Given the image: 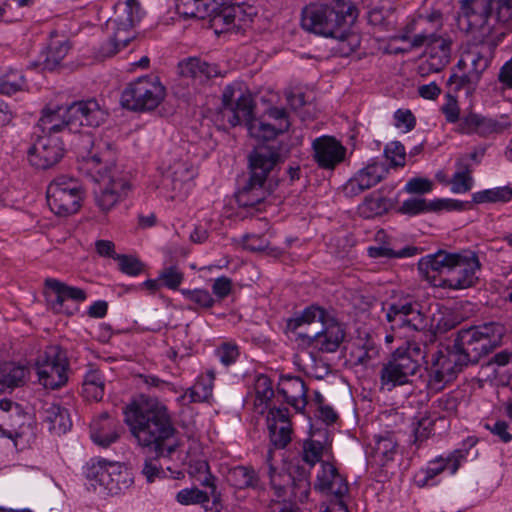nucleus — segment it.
Returning a JSON list of instances; mask_svg holds the SVG:
<instances>
[{
    "label": "nucleus",
    "instance_id": "a19ab883",
    "mask_svg": "<svg viewBox=\"0 0 512 512\" xmlns=\"http://www.w3.org/2000/svg\"><path fill=\"white\" fill-rule=\"evenodd\" d=\"M45 421L49 423V429L59 435L69 431L72 426L68 410L59 404H50L45 409Z\"/></svg>",
    "mask_w": 512,
    "mask_h": 512
},
{
    "label": "nucleus",
    "instance_id": "bb28decb",
    "mask_svg": "<svg viewBox=\"0 0 512 512\" xmlns=\"http://www.w3.org/2000/svg\"><path fill=\"white\" fill-rule=\"evenodd\" d=\"M120 428V424L115 419L108 413H103L91 424L90 436L95 444L108 447L118 440Z\"/></svg>",
    "mask_w": 512,
    "mask_h": 512
},
{
    "label": "nucleus",
    "instance_id": "423d86ee",
    "mask_svg": "<svg viewBox=\"0 0 512 512\" xmlns=\"http://www.w3.org/2000/svg\"><path fill=\"white\" fill-rule=\"evenodd\" d=\"M502 336L503 327L490 322L460 330L453 345L469 358V364H474L495 349L501 343Z\"/></svg>",
    "mask_w": 512,
    "mask_h": 512
},
{
    "label": "nucleus",
    "instance_id": "0e129e2a",
    "mask_svg": "<svg viewBox=\"0 0 512 512\" xmlns=\"http://www.w3.org/2000/svg\"><path fill=\"white\" fill-rule=\"evenodd\" d=\"M384 156L390 161L391 167H403L406 160V150L401 142L393 141L386 145Z\"/></svg>",
    "mask_w": 512,
    "mask_h": 512
},
{
    "label": "nucleus",
    "instance_id": "412c9836",
    "mask_svg": "<svg viewBox=\"0 0 512 512\" xmlns=\"http://www.w3.org/2000/svg\"><path fill=\"white\" fill-rule=\"evenodd\" d=\"M0 412L2 414L0 436L9 439L21 437L25 433L24 429L29 419L21 406L11 400L2 399L0 401Z\"/></svg>",
    "mask_w": 512,
    "mask_h": 512
},
{
    "label": "nucleus",
    "instance_id": "4be33fe9",
    "mask_svg": "<svg viewBox=\"0 0 512 512\" xmlns=\"http://www.w3.org/2000/svg\"><path fill=\"white\" fill-rule=\"evenodd\" d=\"M312 148L314 160L323 169H334L346 155V148L331 136L316 138Z\"/></svg>",
    "mask_w": 512,
    "mask_h": 512
},
{
    "label": "nucleus",
    "instance_id": "de8ad7c7",
    "mask_svg": "<svg viewBox=\"0 0 512 512\" xmlns=\"http://www.w3.org/2000/svg\"><path fill=\"white\" fill-rule=\"evenodd\" d=\"M456 166L457 171L454 173L451 180V190L454 193H466L473 185V179L470 175V165L465 158H460Z\"/></svg>",
    "mask_w": 512,
    "mask_h": 512
},
{
    "label": "nucleus",
    "instance_id": "4d7b16f0",
    "mask_svg": "<svg viewBox=\"0 0 512 512\" xmlns=\"http://www.w3.org/2000/svg\"><path fill=\"white\" fill-rule=\"evenodd\" d=\"M25 79L18 70H10L0 75V92L6 95H12L23 89Z\"/></svg>",
    "mask_w": 512,
    "mask_h": 512
},
{
    "label": "nucleus",
    "instance_id": "ddd939ff",
    "mask_svg": "<svg viewBox=\"0 0 512 512\" xmlns=\"http://www.w3.org/2000/svg\"><path fill=\"white\" fill-rule=\"evenodd\" d=\"M65 146L60 135L40 134L28 150L32 166L46 170L55 166L64 156Z\"/></svg>",
    "mask_w": 512,
    "mask_h": 512
},
{
    "label": "nucleus",
    "instance_id": "9b49d317",
    "mask_svg": "<svg viewBox=\"0 0 512 512\" xmlns=\"http://www.w3.org/2000/svg\"><path fill=\"white\" fill-rule=\"evenodd\" d=\"M314 489L329 497V503L323 512H349L348 482L332 463H321Z\"/></svg>",
    "mask_w": 512,
    "mask_h": 512
},
{
    "label": "nucleus",
    "instance_id": "1a4fd4ad",
    "mask_svg": "<svg viewBox=\"0 0 512 512\" xmlns=\"http://www.w3.org/2000/svg\"><path fill=\"white\" fill-rule=\"evenodd\" d=\"M165 87L156 76H142L129 83L121 94V104L131 111H151L163 101Z\"/></svg>",
    "mask_w": 512,
    "mask_h": 512
},
{
    "label": "nucleus",
    "instance_id": "c9c22d12",
    "mask_svg": "<svg viewBox=\"0 0 512 512\" xmlns=\"http://www.w3.org/2000/svg\"><path fill=\"white\" fill-rule=\"evenodd\" d=\"M115 463V461H108L103 458L91 459L84 467V474L95 489L99 486L103 491L107 492L109 486L107 481H110L111 465Z\"/></svg>",
    "mask_w": 512,
    "mask_h": 512
},
{
    "label": "nucleus",
    "instance_id": "dca6fc26",
    "mask_svg": "<svg viewBox=\"0 0 512 512\" xmlns=\"http://www.w3.org/2000/svg\"><path fill=\"white\" fill-rule=\"evenodd\" d=\"M511 127L507 115L492 118L477 113H469L463 116L458 124L457 131L462 134H477L480 137H489L500 134Z\"/></svg>",
    "mask_w": 512,
    "mask_h": 512
},
{
    "label": "nucleus",
    "instance_id": "49530a36",
    "mask_svg": "<svg viewBox=\"0 0 512 512\" xmlns=\"http://www.w3.org/2000/svg\"><path fill=\"white\" fill-rule=\"evenodd\" d=\"M70 50L67 40H52L45 52L42 62L43 69L48 71L55 70Z\"/></svg>",
    "mask_w": 512,
    "mask_h": 512
},
{
    "label": "nucleus",
    "instance_id": "6e6d98bb",
    "mask_svg": "<svg viewBox=\"0 0 512 512\" xmlns=\"http://www.w3.org/2000/svg\"><path fill=\"white\" fill-rule=\"evenodd\" d=\"M479 80L480 78L477 76V73L470 71L468 73H463L462 75L452 73L447 80V85L450 91L454 93H457L461 89H465L467 92H470L475 89Z\"/></svg>",
    "mask_w": 512,
    "mask_h": 512
},
{
    "label": "nucleus",
    "instance_id": "603ef678",
    "mask_svg": "<svg viewBox=\"0 0 512 512\" xmlns=\"http://www.w3.org/2000/svg\"><path fill=\"white\" fill-rule=\"evenodd\" d=\"M512 198V188L509 186L496 187L476 192L472 195V201L476 204L508 202Z\"/></svg>",
    "mask_w": 512,
    "mask_h": 512
},
{
    "label": "nucleus",
    "instance_id": "a878e982",
    "mask_svg": "<svg viewBox=\"0 0 512 512\" xmlns=\"http://www.w3.org/2000/svg\"><path fill=\"white\" fill-rule=\"evenodd\" d=\"M419 18L425 20V23L420 28V33L413 35L411 48H420L427 42L442 36L440 32L443 28V14L440 10L433 9L430 12L419 14Z\"/></svg>",
    "mask_w": 512,
    "mask_h": 512
},
{
    "label": "nucleus",
    "instance_id": "e433bc0d",
    "mask_svg": "<svg viewBox=\"0 0 512 512\" xmlns=\"http://www.w3.org/2000/svg\"><path fill=\"white\" fill-rule=\"evenodd\" d=\"M242 122L246 124L248 132L252 137L262 140L272 139L277 134L288 130L290 126V124L286 122L272 125L261 120L254 119L253 111L250 113L248 119H242Z\"/></svg>",
    "mask_w": 512,
    "mask_h": 512
},
{
    "label": "nucleus",
    "instance_id": "a18cd8bd",
    "mask_svg": "<svg viewBox=\"0 0 512 512\" xmlns=\"http://www.w3.org/2000/svg\"><path fill=\"white\" fill-rule=\"evenodd\" d=\"M379 355V347L375 340L366 335L364 338L359 337L354 343L352 356L357 364L368 365L372 360H375Z\"/></svg>",
    "mask_w": 512,
    "mask_h": 512
},
{
    "label": "nucleus",
    "instance_id": "39448f33",
    "mask_svg": "<svg viewBox=\"0 0 512 512\" xmlns=\"http://www.w3.org/2000/svg\"><path fill=\"white\" fill-rule=\"evenodd\" d=\"M357 18V9L347 0H333L328 4L311 3L301 12V26L310 33L335 38L343 44L348 41L349 50L359 46L357 34L350 31Z\"/></svg>",
    "mask_w": 512,
    "mask_h": 512
},
{
    "label": "nucleus",
    "instance_id": "4c0bfd02",
    "mask_svg": "<svg viewBox=\"0 0 512 512\" xmlns=\"http://www.w3.org/2000/svg\"><path fill=\"white\" fill-rule=\"evenodd\" d=\"M214 2L217 3V8L208 18L211 27L216 33L238 32L231 6L226 5V3H220V1L214 0Z\"/></svg>",
    "mask_w": 512,
    "mask_h": 512
},
{
    "label": "nucleus",
    "instance_id": "e2e57ef3",
    "mask_svg": "<svg viewBox=\"0 0 512 512\" xmlns=\"http://www.w3.org/2000/svg\"><path fill=\"white\" fill-rule=\"evenodd\" d=\"M323 451L322 442L313 439L305 440L302 446V460L310 466H314L321 460Z\"/></svg>",
    "mask_w": 512,
    "mask_h": 512
},
{
    "label": "nucleus",
    "instance_id": "79ce46f5",
    "mask_svg": "<svg viewBox=\"0 0 512 512\" xmlns=\"http://www.w3.org/2000/svg\"><path fill=\"white\" fill-rule=\"evenodd\" d=\"M83 392L88 399L101 400L104 396V377L95 365H89L83 379Z\"/></svg>",
    "mask_w": 512,
    "mask_h": 512
},
{
    "label": "nucleus",
    "instance_id": "69168bd1",
    "mask_svg": "<svg viewBox=\"0 0 512 512\" xmlns=\"http://www.w3.org/2000/svg\"><path fill=\"white\" fill-rule=\"evenodd\" d=\"M396 441L390 434L384 436H377L374 451L375 454L381 456L385 460H391L396 451Z\"/></svg>",
    "mask_w": 512,
    "mask_h": 512
},
{
    "label": "nucleus",
    "instance_id": "f03ea898",
    "mask_svg": "<svg viewBox=\"0 0 512 512\" xmlns=\"http://www.w3.org/2000/svg\"><path fill=\"white\" fill-rule=\"evenodd\" d=\"M124 422L137 444L155 458L147 459L143 474L148 482L165 475L160 459H171L180 447V433L168 407L156 398L132 401L123 408Z\"/></svg>",
    "mask_w": 512,
    "mask_h": 512
},
{
    "label": "nucleus",
    "instance_id": "aec40b11",
    "mask_svg": "<svg viewBox=\"0 0 512 512\" xmlns=\"http://www.w3.org/2000/svg\"><path fill=\"white\" fill-rule=\"evenodd\" d=\"M300 336L307 339V343L312 345L315 349L323 353L336 352L343 342L345 331L340 323L332 316L326 320L325 325L314 335Z\"/></svg>",
    "mask_w": 512,
    "mask_h": 512
},
{
    "label": "nucleus",
    "instance_id": "f3484780",
    "mask_svg": "<svg viewBox=\"0 0 512 512\" xmlns=\"http://www.w3.org/2000/svg\"><path fill=\"white\" fill-rule=\"evenodd\" d=\"M237 90L234 85H227L222 93V116L231 126H237L242 123V119H248L253 111V101L249 95L238 91L239 95L235 98Z\"/></svg>",
    "mask_w": 512,
    "mask_h": 512
},
{
    "label": "nucleus",
    "instance_id": "5701e85b",
    "mask_svg": "<svg viewBox=\"0 0 512 512\" xmlns=\"http://www.w3.org/2000/svg\"><path fill=\"white\" fill-rule=\"evenodd\" d=\"M267 425L271 444L277 449L285 448L291 441V423L287 408L274 407L267 415Z\"/></svg>",
    "mask_w": 512,
    "mask_h": 512
},
{
    "label": "nucleus",
    "instance_id": "864d4df0",
    "mask_svg": "<svg viewBox=\"0 0 512 512\" xmlns=\"http://www.w3.org/2000/svg\"><path fill=\"white\" fill-rule=\"evenodd\" d=\"M435 200L427 201L424 198H409L401 204L399 212L404 215L415 216L426 212H435Z\"/></svg>",
    "mask_w": 512,
    "mask_h": 512
},
{
    "label": "nucleus",
    "instance_id": "338daca9",
    "mask_svg": "<svg viewBox=\"0 0 512 512\" xmlns=\"http://www.w3.org/2000/svg\"><path fill=\"white\" fill-rule=\"evenodd\" d=\"M184 279L183 273L177 266L165 267L159 274L161 283L169 289H177Z\"/></svg>",
    "mask_w": 512,
    "mask_h": 512
},
{
    "label": "nucleus",
    "instance_id": "37998d69",
    "mask_svg": "<svg viewBox=\"0 0 512 512\" xmlns=\"http://www.w3.org/2000/svg\"><path fill=\"white\" fill-rule=\"evenodd\" d=\"M26 375L27 369L24 366L14 363L2 365L0 367V393L23 385Z\"/></svg>",
    "mask_w": 512,
    "mask_h": 512
},
{
    "label": "nucleus",
    "instance_id": "680f3d73",
    "mask_svg": "<svg viewBox=\"0 0 512 512\" xmlns=\"http://www.w3.org/2000/svg\"><path fill=\"white\" fill-rule=\"evenodd\" d=\"M414 443L420 446L427 440L434 430V421L428 416H421L412 423Z\"/></svg>",
    "mask_w": 512,
    "mask_h": 512
},
{
    "label": "nucleus",
    "instance_id": "6e6552de",
    "mask_svg": "<svg viewBox=\"0 0 512 512\" xmlns=\"http://www.w3.org/2000/svg\"><path fill=\"white\" fill-rule=\"evenodd\" d=\"M46 197L47 204L55 215L67 217L80 209L84 190L77 179L60 175L48 185Z\"/></svg>",
    "mask_w": 512,
    "mask_h": 512
},
{
    "label": "nucleus",
    "instance_id": "7ed1b4c3",
    "mask_svg": "<svg viewBox=\"0 0 512 512\" xmlns=\"http://www.w3.org/2000/svg\"><path fill=\"white\" fill-rule=\"evenodd\" d=\"M79 152L82 159L81 169L94 180L96 186L93 195L96 206L103 213H108L131 190L127 173L120 170L114 163V152L109 143L94 142L90 135L79 136Z\"/></svg>",
    "mask_w": 512,
    "mask_h": 512
},
{
    "label": "nucleus",
    "instance_id": "f8f14e48",
    "mask_svg": "<svg viewBox=\"0 0 512 512\" xmlns=\"http://www.w3.org/2000/svg\"><path fill=\"white\" fill-rule=\"evenodd\" d=\"M69 362L58 347H49L36 364L39 382L47 389H58L68 381Z\"/></svg>",
    "mask_w": 512,
    "mask_h": 512
},
{
    "label": "nucleus",
    "instance_id": "7c9ffc66",
    "mask_svg": "<svg viewBox=\"0 0 512 512\" xmlns=\"http://www.w3.org/2000/svg\"><path fill=\"white\" fill-rule=\"evenodd\" d=\"M457 255L458 253H448L439 250L434 254L423 257L419 261L418 269L428 280L435 278V275L430 276V272L446 274V277H449V270L452 268L453 264L456 263Z\"/></svg>",
    "mask_w": 512,
    "mask_h": 512
},
{
    "label": "nucleus",
    "instance_id": "473e14b6",
    "mask_svg": "<svg viewBox=\"0 0 512 512\" xmlns=\"http://www.w3.org/2000/svg\"><path fill=\"white\" fill-rule=\"evenodd\" d=\"M113 33L96 50L98 59H106L115 56L134 39V32L119 29L113 25Z\"/></svg>",
    "mask_w": 512,
    "mask_h": 512
},
{
    "label": "nucleus",
    "instance_id": "bf43d9fd",
    "mask_svg": "<svg viewBox=\"0 0 512 512\" xmlns=\"http://www.w3.org/2000/svg\"><path fill=\"white\" fill-rule=\"evenodd\" d=\"M368 255L371 258H405L411 257L417 253L416 247H405L399 251L381 245V246H370L367 249Z\"/></svg>",
    "mask_w": 512,
    "mask_h": 512
},
{
    "label": "nucleus",
    "instance_id": "774afa93",
    "mask_svg": "<svg viewBox=\"0 0 512 512\" xmlns=\"http://www.w3.org/2000/svg\"><path fill=\"white\" fill-rule=\"evenodd\" d=\"M215 353L219 361L225 366L234 364L240 355L239 347L230 342L222 343L217 347Z\"/></svg>",
    "mask_w": 512,
    "mask_h": 512
},
{
    "label": "nucleus",
    "instance_id": "0eeeda50",
    "mask_svg": "<svg viewBox=\"0 0 512 512\" xmlns=\"http://www.w3.org/2000/svg\"><path fill=\"white\" fill-rule=\"evenodd\" d=\"M460 21H466L468 30H480L490 20L512 25V0H462Z\"/></svg>",
    "mask_w": 512,
    "mask_h": 512
},
{
    "label": "nucleus",
    "instance_id": "4468645a",
    "mask_svg": "<svg viewBox=\"0 0 512 512\" xmlns=\"http://www.w3.org/2000/svg\"><path fill=\"white\" fill-rule=\"evenodd\" d=\"M456 263L449 270V277L443 279L442 285L450 289H465L478 280L476 273L481 264L475 252L468 251L457 255Z\"/></svg>",
    "mask_w": 512,
    "mask_h": 512
},
{
    "label": "nucleus",
    "instance_id": "6ab92c4d",
    "mask_svg": "<svg viewBox=\"0 0 512 512\" xmlns=\"http://www.w3.org/2000/svg\"><path fill=\"white\" fill-rule=\"evenodd\" d=\"M68 116V123L73 124L76 132L82 126L98 127L105 121L107 113L96 99H88L70 104Z\"/></svg>",
    "mask_w": 512,
    "mask_h": 512
},
{
    "label": "nucleus",
    "instance_id": "393cba45",
    "mask_svg": "<svg viewBox=\"0 0 512 512\" xmlns=\"http://www.w3.org/2000/svg\"><path fill=\"white\" fill-rule=\"evenodd\" d=\"M181 76L191 78L195 84L203 85L219 75L218 66L198 57H190L179 63Z\"/></svg>",
    "mask_w": 512,
    "mask_h": 512
},
{
    "label": "nucleus",
    "instance_id": "f704fd0d",
    "mask_svg": "<svg viewBox=\"0 0 512 512\" xmlns=\"http://www.w3.org/2000/svg\"><path fill=\"white\" fill-rule=\"evenodd\" d=\"M216 8L214 0H177L176 3L177 13L185 19H208Z\"/></svg>",
    "mask_w": 512,
    "mask_h": 512
},
{
    "label": "nucleus",
    "instance_id": "c03bdc74",
    "mask_svg": "<svg viewBox=\"0 0 512 512\" xmlns=\"http://www.w3.org/2000/svg\"><path fill=\"white\" fill-rule=\"evenodd\" d=\"M330 317H332V315L324 308L317 305H311L305 308L300 315L290 319L288 321V327L291 330H296L304 324L313 323H320V325L323 326L325 325L326 320Z\"/></svg>",
    "mask_w": 512,
    "mask_h": 512
},
{
    "label": "nucleus",
    "instance_id": "ea45409f",
    "mask_svg": "<svg viewBox=\"0 0 512 512\" xmlns=\"http://www.w3.org/2000/svg\"><path fill=\"white\" fill-rule=\"evenodd\" d=\"M368 22L384 31H394L399 25V16L393 7H374L368 12Z\"/></svg>",
    "mask_w": 512,
    "mask_h": 512
},
{
    "label": "nucleus",
    "instance_id": "8fccbe9b",
    "mask_svg": "<svg viewBox=\"0 0 512 512\" xmlns=\"http://www.w3.org/2000/svg\"><path fill=\"white\" fill-rule=\"evenodd\" d=\"M110 474V481H108L109 486L107 489L108 494H118L122 490L127 489L132 483L130 473L120 462H116L111 465Z\"/></svg>",
    "mask_w": 512,
    "mask_h": 512
},
{
    "label": "nucleus",
    "instance_id": "13d9d810",
    "mask_svg": "<svg viewBox=\"0 0 512 512\" xmlns=\"http://www.w3.org/2000/svg\"><path fill=\"white\" fill-rule=\"evenodd\" d=\"M230 6L239 31L248 26L258 13V9L251 4L238 3Z\"/></svg>",
    "mask_w": 512,
    "mask_h": 512
},
{
    "label": "nucleus",
    "instance_id": "b1692460",
    "mask_svg": "<svg viewBox=\"0 0 512 512\" xmlns=\"http://www.w3.org/2000/svg\"><path fill=\"white\" fill-rule=\"evenodd\" d=\"M451 40L441 36L433 41L427 42V60L420 69H427L428 72H440L451 58Z\"/></svg>",
    "mask_w": 512,
    "mask_h": 512
},
{
    "label": "nucleus",
    "instance_id": "2eb2a0df",
    "mask_svg": "<svg viewBox=\"0 0 512 512\" xmlns=\"http://www.w3.org/2000/svg\"><path fill=\"white\" fill-rule=\"evenodd\" d=\"M388 172L385 162L373 159L345 183L343 192L347 197H355L380 183Z\"/></svg>",
    "mask_w": 512,
    "mask_h": 512
},
{
    "label": "nucleus",
    "instance_id": "3c124183",
    "mask_svg": "<svg viewBox=\"0 0 512 512\" xmlns=\"http://www.w3.org/2000/svg\"><path fill=\"white\" fill-rule=\"evenodd\" d=\"M124 12L125 17H118L112 21V24L119 29L133 32V27L142 18L141 7L138 0H126Z\"/></svg>",
    "mask_w": 512,
    "mask_h": 512
},
{
    "label": "nucleus",
    "instance_id": "a211bd4d",
    "mask_svg": "<svg viewBox=\"0 0 512 512\" xmlns=\"http://www.w3.org/2000/svg\"><path fill=\"white\" fill-rule=\"evenodd\" d=\"M163 165L161 185L166 190L173 192L174 195L171 197L174 198L185 191L195 173L192 166L182 159L173 161L171 159L167 163L164 162Z\"/></svg>",
    "mask_w": 512,
    "mask_h": 512
},
{
    "label": "nucleus",
    "instance_id": "cd10ccee",
    "mask_svg": "<svg viewBox=\"0 0 512 512\" xmlns=\"http://www.w3.org/2000/svg\"><path fill=\"white\" fill-rule=\"evenodd\" d=\"M45 284L54 294V299H51L50 303L55 312H65L64 303L67 300L83 302L86 299V292L81 288L69 286L52 278L46 279Z\"/></svg>",
    "mask_w": 512,
    "mask_h": 512
},
{
    "label": "nucleus",
    "instance_id": "052dcab7",
    "mask_svg": "<svg viewBox=\"0 0 512 512\" xmlns=\"http://www.w3.org/2000/svg\"><path fill=\"white\" fill-rule=\"evenodd\" d=\"M210 500L209 495L196 488H184L176 494V501L181 505L205 504Z\"/></svg>",
    "mask_w": 512,
    "mask_h": 512
},
{
    "label": "nucleus",
    "instance_id": "c756f323",
    "mask_svg": "<svg viewBox=\"0 0 512 512\" xmlns=\"http://www.w3.org/2000/svg\"><path fill=\"white\" fill-rule=\"evenodd\" d=\"M459 456L455 454L449 455L447 458L442 456L430 461L426 468L421 469L416 475V483L419 487L429 485L431 481L444 470H448L450 474H455L459 469Z\"/></svg>",
    "mask_w": 512,
    "mask_h": 512
},
{
    "label": "nucleus",
    "instance_id": "09e8293b",
    "mask_svg": "<svg viewBox=\"0 0 512 512\" xmlns=\"http://www.w3.org/2000/svg\"><path fill=\"white\" fill-rule=\"evenodd\" d=\"M466 56L472 67L470 72L477 73V76L481 78L491 61L490 48L485 45L477 46L466 51Z\"/></svg>",
    "mask_w": 512,
    "mask_h": 512
},
{
    "label": "nucleus",
    "instance_id": "58836bf2",
    "mask_svg": "<svg viewBox=\"0 0 512 512\" xmlns=\"http://www.w3.org/2000/svg\"><path fill=\"white\" fill-rule=\"evenodd\" d=\"M227 481L237 489H256L259 487V476L257 472L248 466H236L227 473Z\"/></svg>",
    "mask_w": 512,
    "mask_h": 512
},
{
    "label": "nucleus",
    "instance_id": "5fc2aeb1",
    "mask_svg": "<svg viewBox=\"0 0 512 512\" xmlns=\"http://www.w3.org/2000/svg\"><path fill=\"white\" fill-rule=\"evenodd\" d=\"M189 474L194 477L202 486L209 487L212 489V493L215 491V478L209 471V465L204 460H197L189 464Z\"/></svg>",
    "mask_w": 512,
    "mask_h": 512
},
{
    "label": "nucleus",
    "instance_id": "c85d7f7f",
    "mask_svg": "<svg viewBox=\"0 0 512 512\" xmlns=\"http://www.w3.org/2000/svg\"><path fill=\"white\" fill-rule=\"evenodd\" d=\"M68 106L57 107L55 109H45L41 118L39 119L38 126L42 134H55L69 131L75 132L73 124L68 123Z\"/></svg>",
    "mask_w": 512,
    "mask_h": 512
},
{
    "label": "nucleus",
    "instance_id": "2f4dec72",
    "mask_svg": "<svg viewBox=\"0 0 512 512\" xmlns=\"http://www.w3.org/2000/svg\"><path fill=\"white\" fill-rule=\"evenodd\" d=\"M278 392L297 411L305 408L307 404V387L300 377L287 376L282 378Z\"/></svg>",
    "mask_w": 512,
    "mask_h": 512
},
{
    "label": "nucleus",
    "instance_id": "72a5a7b5",
    "mask_svg": "<svg viewBox=\"0 0 512 512\" xmlns=\"http://www.w3.org/2000/svg\"><path fill=\"white\" fill-rule=\"evenodd\" d=\"M215 380L214 370H208L204 375H200L196 383L186 389L181 396L184 403H200L207 401L212 396Z\"/></svg>",
    "mask_w": 512,
    "mask_h": 512
},
{
    "label": "nucleus",
    "instance_id": "f257e3e1",
    "mask_svg": "<svg viewBox=\"0 0 512 512\" xmlns=\"http://www.w3.org/2000/svg\"><path fill=\"white\" fill-rule=\"evenodd\" d=\"M385 317L390 329L405 340V345L391 354L379 372L381 389L391 391L412 382L420 370V360L426 357L427 345L435 340V333L429 328L422 305L410 297L389 304Z\"/></svg>",
    "mask_w": 512,
    "mask_h": 512
},
{
    "label": "nucleus",
    "instance_id": "20e7f679",
    "mask_svg": "<svg viewBox=\"0 0 512 512\" xmlns=\"http://www.w3.org/2000/svg\"><path fill=\"white\" fill-rule=\"evenodd\" d=\"M288 149L279 142L259 145L249 154L250 176L245 185L236 193L241 207L260 205L278 186L275 171L285 161Z\"/></svg>",
    "mask_w": 512,
    "mask_h": 512
},
{
    "label": "nucleus",
    "instance_id": "9d476101",
    "mask_svg": "<svg viewBox=\"0 0 512 512\" xmlns=\"http://www.w3.org/2000/svg\"><path fill=\"white\" fill-rule=\"evenodd\" d=\"M469 365V358L454 345L441 347L433 353L429 369L428 385L434 391L442 390Z\"/></svg>",
    "mask_w": 512,
    "mask_h": 512
}]
</instances>
